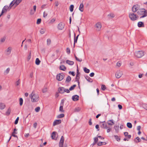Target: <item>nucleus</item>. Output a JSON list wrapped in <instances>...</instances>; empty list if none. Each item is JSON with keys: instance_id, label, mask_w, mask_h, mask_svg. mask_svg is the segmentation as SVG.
<instances>
[{"instance_id": "nucleus-22", "label": "nucleus", "mask_w": 147, "mask_h": 147, "mask_svg": "<svg viewBox=\"0 0 147 147\" xmlns=\"http://www.w3.org/2000/svg\"><path fill=\"white\" fill-rule=\"evenodd\" d=\"M59 69L61 70L65 71L66 69V68L65 65H62L60 67Z\"/></svg>"}, {"instance_id": "nucleus-8", "label": "nucleus", "mask_w": 147, "mask_h": 147, "mask_svg": "<svg viewBox=\"0 0 147 147\" xmlns=\"http://www.w3.org/2000/svg\"><path fill=\"white\" fill-rule=\"evenodd\" d=\"M123 73L122 71L120 70L117 71L115 73V77L117 78H120L122 75Z\"/></svg>"}, {"instance_id": "nucleus-19", "label": "nucleus", "mask_w": 147, "mask_h": 147, "mask_svg": "<svg viewBox=\"0 0 147 147\" xmlns=\"http://www.w3.org/2000/svg\"><path fill=\"white\" fill-rule=\"evenodd\" d=\"M79 35H80V34H78L77 36L76 37V34H75V33H74V46H75V43H76L77 42V40H78V36H79Z\"/></svg>"}, {"instance_id": "nucleus-63", "label": "nucleus", "mask_w": 147, "mask_h": 147, "mask_svg": "<svg viewBox=\"0 0 147 147\" xmlns=\"http://www.w3.org/2000/svg\"><path fill=\"white\" fill-rule=\"evenodd\" d=\"M94 74L93 72H92V73H91L89 75L91 77H92L94 76Z\"/></svg>"}, {"instance_id": "nucleus-47", "label": "nucleus", "mask_w": 147, "mask_h": 147, "mask_svg": "<svg viewBox=\"0 0 147 147\" xmlns=\"http://www.w3.org/2000/svg\"><path fill=\"white\" fill-rule=\"evenodd\" d=\"M142 107L144 108L147 110V104H142Z\"/></svg>"}, {"instance_id": "nucleus-27", "label": "nucleus", "mask_w": 147, "mask_h": 147, "mask_svg": "<svg viewBox=\"0 0 147 147\" xmlns=\"http://www.w3.org/2000/svg\"><path fill=\"white\" fill-rule=\"evenodd\" d=\"M6 39V37L5 36H4L2 38H1L0 39V44H1L3 42H4Z\"/></svg>"}, {"instance_id": "nucleus-15", "label": "nucleus", "mask_w": 147, "mask_h": 147, "mask_svg": "<svg viewBox=\"0 0 147 147\" xmlns=\"http://www.w3.org/2000/svg\"><path fill=\"white\" fill-rule=\"evenodd\" d=\"M59 92L61 94H63L64 92V88L60 87L58 89Z\"/></svg>"}, {"instance_id": "nucleus-3", "label": "nucleus", "mask_w": 147, "mask_h": 147, "mask_svg": "<svg viewBox=\"0 0 147 147\" xmlns=\"http://www.w3.org/2000/svg\"><path fill=\"white\" fill-rule=\"evenodd\" d=\"M129 17L130 19L133 21L136 20L139 18L138 16L134 13H130L129 14Z\"/></svg>"}, {"instance_id": "nucleus-43", "label": "nucleus", "mask_w": 147, "mask_h": 147, "mask_svg": "<svg viewBox=\"0 0 147 147\" xmlns=\"http://www.w3.org/2000/svg\"><path fill=\"white\" fill-rule=\"evenodd\" d=\"M55 20L56 18H54L50 21L49 23L51 24H53L55 21Z\"/></svg>"}, {"instance_id": "nucleus-14", "label": "nucleus", "mask_w": 147, "mask_h": 147, "mask_svg": "<svg viewBox=\"0 0 147 147\" xmlns=\"http://www.w3.org/2000/svg\"><path fill=\"white\" fill-rule=\"evenodd\" d=\"M96 27L97 28L96 30L98 31H99L101 27V25L100 22L97 23L96 25Z\"/></svg>"}, {"instance_id": "nucleus-20", "label": "nucleus", "mask_w": 147, "mask_h": 147, "mask_svg": "<svg viewBox=\"0 0 147 147\" xmlns=\"http://www.w3.org/2000/svg\"><path fill=\"white\" fill-rule=\"evenodd\" d=\"M79 10L81 12H82L84 10V4L83 3L80 4L79 7Z\"/></svg>"}, {"instance_id": "nucleus-58", "label": "nucleus", "mask_w": 147, "mask_h": 147, "mask_svg": "<svg viewBox=\"0 0 147 147\" xmlns=\"http://www.w3.org/2000/svg\"><path fill=\"white\" fill-rule=\"evenodd\" d=\"M9 71L10 68H9L8 67L6 69V70L5 71V72L6 73V74H8L9 73Z\"/></svg>"}, {"instance_id": "nucleus-24", "label": "nucleus", "mask_w": 147, "mask_h": 147, "mask_svg": "<svg viewBox=\"0 0 147 147\" xmlns=\"http://www.w3.org/2000/svg\"><path fill=\"white\" fill-rule=\"evenodd\" d=\"M107 123L109 125H113L114 124L113 120H110L108 121Z\"/></svg>"}, {"instance_id": "nucleus-49", "label": "nucleus", "mask_w": 147, "mask_h": 147, "mask_svg": "<svg viewBox=\"0 0 147 147\" xmlns=\"http://www.w3.org/2000/svg\"><path fill=\"white\" fill-rule=\"evenodd\" d=\"M40 32L41 34H43L45 32V30H44L42 28L40 30Z\"/></svg>"}, {"instance_id": "nucleus-33", "label": "nucleus", "mask_w": 147, "mask_h": 147, "mask_svg": "<svg viewBox=\"0 0 147 147\" xmlns=\"http://www.w3.org/2000/svg\"><path fill=\"white\" fill-rule=\"evenodd\" d=\"M84 70L86 73H88L90 72V70L86 67L84 68Z\"/></svg>"}, {"instance_id": "nucleus-31", "label": "nucleus", "mask_w": 147, "mask_h": 147, "mask_svg": "<svg viewBox=\"0 0 147 147\" xmlns=\"http://www.w3.org/2000/svg\"><path fill=\"white\" fill-rule=\"evenodd\" d=\"M81 109L79 107H77L74 109V112H78L80 111Z\"/></svg>"}, {"instance_id": "nucleus-6", "label": "nucleus", "mask_w": 147, "mask_h": 147, "mask_svg": "<svg viewBox=\"0 0 147 147\" xmlns=\"http://www.w3.org/2000/svg\"><path fill=\"white\" fill-rule=\"evenodd\" d=\"M22 0H14L10 3V5L12 7L15 5L16 6L18 5L22 1Z\"/></svg>"}, {"instance_id": "nucleus-57", "label": "nucleus", "mask_w": 147, "mask_h": 147, "mask_svg": "<svg viewBox=\"0 0 147 147\" xmlns=\"http://www.w3.org/2000/svg\"><path fill=\"white\" fill-rule=\"evenodd\" d=\"M69 89L68 90V89H65L64 88V92H66L67 93H69L70 92V91H69Z\"/></svg>"}, {"instance_id": "nucleus-25", "label": "nucleus", "mask_w": 147, "mask_h": 147, "mask_svg": "<svg viewBox=\"0 0 147 147\" xmlns=\"http://www.w3.org/2000/svg\"><path fill=\"white\" fill-rule=\"evenodd\" d=\"M5 105L3 103H0V109L2 110L4 109L5 107Z\"/></svg>"}, {"instance_id": "nucleus-41", "label": "nucleus", "mask_w": 147, "mask_h": 147, "mask_svg": "<svg viewBox=\"0 0 147 147\" xmlns=\"http://www.w3.org/2000/svg\"><path fill=\"white\" fill-rule=\"evenodd\" d=\"M80 78V77H76V78H75V81H76V82H77L79 85V84H80V82H79V79Z\"/></svg>"}, {"instance_id": "nucleus-4", "label": "nucleus", "mask_w": 147, "mask_h": 147, "mask_svg": "<svg viewBox=\"0 0 147 147\" xmlns=\"http://www.w3.org/2000/svg\"><path fill=\"white\" fill-rule=\"evenodd\" d=\"M12 7V6L10 5L9 6L7 5L5 6L2 10L1 15H3L4 13L6 12L7 11H9Z\"/></svg>"}, {"instance_id": "nucleus-23", "label": "nucleus", "mask_w": 147, "mask_h": 147, "mask_svg": "<svg viewBox=\"0 0 147 147\" xmlns=\"http://www.w3.org/2000/svg\"><path fill=\"white\" fill-rule=\"evenodd\" d=\"M66 63L67 64L70 65H72L74 63V62L73 61H69L68 60H66Z\"/></svg>"}, {"instance_id": "nucleus-40", "label": "nucleus", "mask_w": 147, "mask_h": 147, "mask_svg": "<svg viewBox=\"0 0 147 147\" xmlns=\"http://www.w3.org/2000/svg\"><path fill=\"white\" fill-rule=\"evenodd\" d=\"M59 111L61 112H64V111L63 109V107L62 106H61L59 107Z\"/></svg>"}, {"instance_id": "nucleus-18", "label": "nucleus", "mask_w": 147, "mask_h": 147, "mask_svg": "<svg viewBox=\"0 0 147 147\" xmlns=\"http://www.w3.org/2000/svg\"><path fill=\"white\" fill-rule=\"evenodd\" d=\"M138 26L139 27H144V25L143 22H139L138 23Z\"/></svg>"}, {"instance_id": "nucleus-46", "label": "nucleus", "mask_w": 147, "mask_h": 147, "mask_svg": "<svg viewBox=\"0 0 147 147\" xmlns=\"http://www.w3.org/2000/svg\"><path fill=\"white\" fill-rule=\"evenodd\" d=\"M40 109V107H38L35 109V110L36 112H38L39 111Z\"/></svg>"}, {"instance_id": "nucleus-28", "label": "nucleus", "mask_w": 147, "mask_h": 147, "mask_svg": "<svg viewBox=\"0 0 147 147\" xmlns=\"http://www.w3.org/2000/svg\"><path fill=\"white\" fill-rule=\"evenodd\" d=\"M71 80V77L68 76L67 77L66 81H65V82H67L68 83Z\"/></svg>"}, {"instance_id": "nucleus-56", "label": "nucleus", "mask_w": 147, "mask_h": 147, "mask_svg": "<svg viewBox=\"0 0 147 147\" xmlns=\"http://www.w3.org/2000/svg\"><path fill=\"white\" fill-rule=\"evenodd\" d=\"M67 52V54H69L70 53V49L69 48H67L66 49Z\"/></svg>"}, {"instance_id": "nucleus-1", "label": "nucleus", "mask_w": 147, "mask_h": 147, "mask_svg": "<svg viewBox=\"0 0 147 147\" xmlns=\"http://www.w3.org/2000/svg\"><path fill=\"white\" fill-rule=\"evenodd\" d=\"M137 13L138 15L141 16L140 18H144L147 16V10H146L144 8L139 9Z\"/></svg>"}, {"instance_id": "nucleus-54", "label": "nucleus", "mask_w": 147, "mask_h": 147, "mask_svg": "<svg viewBox=\"0 0 147 147\" xmlns=\"http://www.w3.org/2000/svg\"><path fill=\"white\" fill-rule=\"evenodd\" d=\"M16 83L17 86H18L20 83V80L19 79L16 82Z\"/></svg>"}, {"instance_id": "nucleus-17", "label": "nucleus", "mask_w": 147, "mask_h": 147, "mask_svg": "<svg viewBox=\"0 0 147 147\" xmlns=\"http://www.w3.org/2000/svg\"><path fill=\"white\" fill-rule=\"evenodd\" d=\"M12 49L11 47H9L6 50V51L7 52V55H9L11 53V51Z\"/></svg>"}, {"instance_id": "nucleus-2", "label": "nucleus", "mask_w": 147, "mask_h": 147, "mask_svg": "<svg viewBox=\"0 0 147 147\" xmlns=\"http://www.w3.org/2000/svg\"><path fill=\"white\" fill-rule=\"evenodd\" d=\"M31 98V101L32 102H36L38 100L39 96L37 94H35L34 91H33L31 94L30 95Z\"/></svg>"}, {"instance_id": "nucleus-59", "label": "nucleus", "mask_w": 147, "mask_h": 147, "mask_svg": "<svg viewBox=\"0 0 147 147\" xmlns=\"http://www.w3.org/2000/svg\"><path fill=\"white\" fill-rule=\"evenodd\" d=\"M47 91V88H43L42 90V92L43 93H45Z\"/></svg>"}, {"instance_id": "nucleus-34", "label": "nucleus", "mask_w": 147, "mask_h": 147, "mask_svg": "<svg viewBox=\"0 0 147 147\" xmlns=\"http://www.w3.org/2000/svg\"><path fill=\"white\" fill-rule=\"evenodd\" d=\"M114 137L117 141L119 142L120 140L121 139L119 136H118L117 135H114Z\"/></svg>"}, {"instance_id": "nucleus-45", "label": "nucleus", "mask_w": 147, "mask_h": 147, "mask_svg": "<svg viewBox=\"0 0 147 147\" xmlns=\"http://www.w3.org/2000/svg\"><path fill=\"white\" fill-rule=\"evenodd\" d=\"M31 51H30L29 53V55L28 57V60L29 61L31 58Z\"/></svg>"}, {"instance_id": "nucleus-64", "label": "nucleus", "mask_w": 147, "mask_h": 147, "mask_svg": "<svg viewBox=\"0 0 147 147\" xmlns=\"http://www.w3.org/2000/svg\"><path fill=\"white\" fill-rule=\"evenodd\" d=\"M118 107L119 109L120 110L122 109V106L120 105H118Z\"/></svg>"}, {"instance_id": "nucleus-30", "label": "nucleus", "mask_w": 147, "mask_h": 147, "mask_svg": "<svg viewBox=\"0 0 147 147\" xmlns=\"http://www.w3.org/2000/svg\"><path fill=\"white\" fill-rule=\"evenodd\" d=\"M85 78L86 80L89 82H92V80L88 76H86L85 77Z\"/></svg>"}, {"instance_id": "nucleus-5", "label": "nucleus", "mask_w": 147, "mask_h": 147, "mask_svg": "<svg viewBox=\"0 0 147 147\" xmlns=\"http://www.w3.org/2000/svg\"><path fill=\"white\" fill-rule=\"evenodd\" d=\"M134 55L138 58H141L144 55V52L143 51H138L135 52Z\"/></svg>"}, {"instance_id": "nucleus-44", "label": "nucleus", "mask_w": 147, "mask_h": 147, "mask_svg": "<svg viewBox=\"0 0 147 147\" xmlns=\"http://www.w3.org/2000/svg\"><path fill=\"white\" fill-rule=\"evenodd\" d=\"M106 87L104 85H102L101 86V89L102 90H105L106 89Z\"/></svg>"}, {"instance_id": "nucleus-51", "label": "nucleus", "mask_w": 147, "mask_h": 147, "mask_svg": "<svg viewBox=\"0 0 147 147\" xmlns=\"http://www.w3.org/2000/svg\"><path fill=\"white\" fill-rule=\"evenodd\" d=\"M47 44L48 45H49L51 44V40L49 38L47 39Z\"/></svg>"}, {"instance_id": "nucleus-52", "label": "nucleus", "mask_w": 147, "mask_h": 147, "mask_svg": "<svg viewBox=\"0 0 147 147\" xmlns=\"http://www.w3.org/2000/svg\"><path fill=\"white\" fill-rule=\"evenodd\" d=\"M108 16H110L111 18H114L115 17V15L113 13H110L108 15Z\"/></svg>"}, {"instance_id": "nucleus-36", "label": "nucleus", "mask_w": 147, "mask_h": 147, "mask_svg": "<svg viewBox=\"0 0 147 147\" xmlns=\"http://www.w3.org/2000/svg\"><path fill=\"white\" fill-rule=\"evenodd\" d=\"M11 112V110L9 108L6 112V115L7 116L9 115L10 113Z\"/></svg>"}, {"instance_id": "nucleus-21", "label": "nucleus", "mask_w": 147, "mask_h": 147, "mask_svg": "<svg viewBox=\"0 0 147 147\" xmlns=\"http://www.w3.org/2000/svg\"><path fill=\"white\" fill-rule=\"evenodd\" d=\"M56 133H57L55 131H54V132H53V133L52 134L51 136V137L52 139L55 140H56L55 135H56Z\"/></svg>"}, {"instance_id": "nucleus-9", "label": "nucleus", "mask_w": 147, "mask_h": 147, "mask_svg": "<svg viewBox=\"0 0 147 147\" xmlns=\"http://www.w3.org/2000/svg\"><path fill=\"white\" fill-rule=\"evenodd\" d=\"M102 124L100 125V127L104 129H107L108 128V127H107V124L105 123V121L102 122H100V123H102Z\"/></svg>"}, {"instance_id": "nucleus-32", "label": "nucleus", "mask_w": 147, "mask_h": 147, "mask_svg": "<svg viewBox=\"0 0 147 147\" xmlns=\"http://www.w3.org/2000/svg\"><path fill=\"white\" fill-rule=\"evenodd\" d=\"M64 116L65 115L64 114H61L57 116V117L58 119L64 117Z\"/></svg>"}, {"instance_id": "nucleus-38", "label": "nucleus", "mask_w": 147, "mask_h": 147, "mask_svg": "<svg viewBox=\"0 0 147 147\" xmlns=\"http://www.w3.org/2000/svg\"><path fill=\"white\" fill-rule=\"evenodd\" d=\"M76 84H74L72 86H71L69 88V90L70 91L72 90H74V88L76 87Z\"/></svg>"}, {"instance_id": "nucleus-55", "label": "nucleus", "mask_w": 147, "mask_h": 147, "mask_svg": "<svg viewBox=\"0 0 147 147\" xmlns=\"http://www.w3.org/2000/svg\"><path fill=\"white\" fill-rule=\"evenodd\" d=\"M35 12V11H34V10H33L32 9H31L30 11V14L31 15H33V14L34 12Z\"/></svg>"}, {"instance_id": "nucleus-35", "label": "nucleus", "mask_w": 147, "mask_h": 147, "mask_svg": "<svg viewBox=\"0 0 147 147\" xmlns=\"http://www.w3.org/2000/svg\"><path fill=\"white\" fill-rule=\"evenodd\" d=\"M127 127L129 128H131L132 127V124L130 123H127Z\"/></svg>"}, {"instance_id": "nucleus-53", "label": "nucleus", "mask_w": 147, "mask_h": 147, "mask_svg": "<svg viewBox=\"0 0 147 147\" xmlns=\"http://www.w3.org/2000/svg\"><path fill=\"white\" fill-rule=\"evenodd\" d=\"M98 141V137H95L94 138V143H96Z\"/></svg>"}, {"instance_id": "nucleus-29", "label": "nucleus", "mask_w": 147, "mask_h": 147, "mask_svg": "<svg viewBox=\"0 0 147 147\" xmlns=\"http://www.w3.org/2000/svg\"><path fill=\"white\" fill-rule=\"evenodd\" d=\"M40 61L38 58H36L35 61V63L36 65H39L40 64Z\"/></svg>"}, {"instance_id": "nucleus-12", "label": "nucleus", "mask_w": 147, "mask_h": 147, "mask_svg": "<svg viewBox=\"0 0 147 147\" xmlns=\"http://www.w3.org/2000/svg\"><path fill=\"white\" fill-rule=\"evenodd\" d=\"M64 27V23L61 22L59 23L58 25V28L59 30H62Z\"/></svg>"}, {"instance_id": "nucleus-37", "label": "nucleus", "mask_w": 147, "mask_h": 147, "mask_svg": "<svg viewBox=\"0 0 147 147\" xmlns=\"http://www.w3.org/2000/svg\"><path fill=\"white\" fill-rule=\"evenodd\" d=\"M74 5H70L69 7L70 11L71 12H72L74 10Z\"/></svg>"}, {"instance_id": "nucleus-26", "label": "nucleus", "mask_w": 147, "mask_h": 147, "mask_svg": "<svg viewBox=\"0 0 147 147\" xmlns=\"http://www.w3.org/2000/svg\"><path fill=\"white\" fill-rule=\"evenodd\" d=\"M141 141V139L139 137H137L134 140V141L136 143L140 142Z\"/></svg>"}, {"instance_id": "nucleus-61", "label": "nucleus", "mask_w": 147, "mask_h": 147, "mask_svg": "<svg viewBox=\"0 0 147 147\" xmlns=\"http://www.w3.org/2000/svg\"><path fill=\"white\" fill-rule=\"evenodd\" d=\"M48 14L47 13H46L45 11L43 13V17L44 18H45L47 15Z\"/></svg>"}, {"instance_id": "nucleus-10", "label": "nucleus", "mask_w": 147, "mask_h": 147, "mask_svg": "<svg viewBox=\"0 0 147 147\" xmlns=\"http://www.w3.org/2000/svg\"><path fill=\"white\" fill-rule=\"evenodd\" d=\"M138 5H134L132 7V11L133 13H135L138 10Z\"/></svg>"}, {"instance_id": "nucleus-62", "label": "nucleus", "mask_w": 147, "mask_h": 147, "mask_svg": "<svg viewBox=\"0 0 147 147\" xmlns=\"http://www.w3.org/2000/svg\"><path fill=\"white\" fill-rule=\"evenodd\" d=\"M107 132L108 133L110 131H111V128L110 127H109L108 128H107Z\"/></svg>"}, {"instance_id": "nucleus-42", "label": "nucleus", "mask_w": 147, "mask_h": 147, "mask_svg": "<svg viewBox=\"0 0 147 147\" xmlns=\"http://www.w3.org/2000/svg\"><path fill=\"white\" fill-rule=\"evenodd\" d=\"M20 104V106H22L23 104V99L22 98H20L19 99Z\"/></svg>"}, {"instance_id": "nucleus-48", "label": "nucleus", "mask_w": 147, "mask_h": 147, "mask_svg": "<svg viewBox=\"0 0 147 147\" xmlns=\"http://www.w3.org/2000/svg\"><path fill=\"white\" fill-rule=\"evenodd\" d=\"M19 120V117H18L15 121L14 122V124H18Z\"/></svg>"}, {"instance_id": "nucleus-11", "label": "nucleus", "mask_w": 147, "mask_h": 147, "mask_svg": "<svg viewBox=\"0 0 147 147\" xmlns=\"http://www.w3.org/2000/svg\"><path fill=\"white\" fill-rule=\"evenodd\" d=\"M64 140V138L63 136H62L59 143V147H63Z\"/></svg>"}, {"instance_id": "nucleus-7", "label": "nucleus", "mask_w": 147, "mask_h": 147, "mask_svg": "<svg viewBox=\"0 0 147 147\" xmlns=\"http://www.w3.org/2000/svg\"><path fill=\"white\" fill-rule=\"evenodd\" d=\"M64 75L63 73H60L58 74L56 76L57 79L59 81L62 80L64 78Z\"/></svg>"}, {"instance_id": "nucleus-16", "label": "nucleus", "mask_w": 147, "mask_h": 147, "mask_svg": "<svg viewBox=\"0 0 147 147\" xmlns=\"http://www.w3.org/2000/svg\"><path fill=\"white\" fill-rule=\"evenodd\" d=\"M79 96L77 95L73 96L72 97V99L73 100L76 101H77L79 100Z\"/></svg>"}, {"instance_id": "nucleus-39", "label": "nucleus", "mask_w": 147, "mask_h": 147, "mask_svg": "<svg viewBox=\"0 0 147 147\" xmlns=\"http://www.w3.org/2000/svg\"><path fill=\"white\" fill-rule=\"evenodd\" d=\"M116 132L118 133L119 132V126H115L114 127Z\"/></svg>"}, {"instance_id": "nucleus-50", "label": "nucleus", "mask_w": 147, "mask_h": 147, "mask_svg": "<svg viewBox=\"0 0 147 147\" xmlns=\"http://www.w3.org/2000/svg\"><path fill=\"white\" fill-rule=\"evenodd\" d=\"M41 19H38L36 22L37 24H39L41 23Z\"/></svg>"}, {"instance_id": "nucleus-13", "label": "nucleus", "mask_w": 147, "mask_h": 147, "mask_svg": "<svg viewBox=\"0 0 147 147\" xmlns=\"http://www.w3.org/2000/svg\"><path fill=\"white\" fill-rule=\"evenodd\" d=\"M61 119L56 120L54 121L53 125L55 126L61 123Z\"/></svg>"}, {"instance_id": "nucleus-60", "label": "nucleus", "mask_w": 147, "mask_h": 147, "mask_svg": "<svg viewBox=\"0 0 147 147\" xmlns=\"http://www.w3.org/2000/svg\"><path fill=\"white\" fill-rule=\"evenodd\" d=\"M103 142H99L97 143V145L98 146H101L102 145Z\"/></svg>"}]
</instances>
